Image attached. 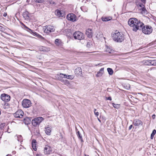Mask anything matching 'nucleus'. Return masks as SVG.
<instances>
[{
  "label": "nucleus",
  "mask_w": 156,
  "mask_h": 156,
  "mask_svg": "<svg viewBox=\"0 0 156 156\" xmlns=\"http://www.w3.org/2000/svg\"><path fill=\"white\" fill-rule=\"evenodd\" d=\"M84 156H89V155H87V154H84Z\"/></svg>",
  "instance_id": "09e8293b"
},
{
  "label": "nucleus",
  "mask_w": 156,
  "mask_h": 156,
  "mask_svg": "<svg viewBox=\"0 0 156 156\" xmlns=\"http://www.w3.org/2000/svg\"><path fill=\"white\" fill-rule=\"evenodd\" d=\"M1 27V29H2V28H3V27Z\"/></svg>",
  "instance_id": "3c124183"
},
{
  "label": "nucleus",
  "mask_w": 156,
  "mask_h": 156,
  "mask_svg": "<svg viewBox=\"0 0 156 156\" xmlns=\"http://www.w3.org/2000/svg\"><path fill=\"white\" fill-rule=\"evenodd\" d=\"M67 78L70 79H72L73 78V75H68L67 76Z\"/></svg>",
  "instance_id": "4c0bfd02"
},
{
  "label": "nucleus",
  "mask_w": 156,
  "mask_h": 156,
  "mask_svg": "<svg viewBox=\"0 0 156 156\" xmlns=\"http://www.w3.org/2000/svg\"><path fill=\"white\" fill-rule=\"evenodd\" d=\"M98 120L100 122H101V120H100L99 118H98Z\"/></svg>",
  "instance_id": "de8ad7c7"
},
{
  "label": "nucleus",
  "mask_w": 156,
  "mask_h": 156,
  "mask_svg": "<svg viewBox=\"0 0 156 156\" xmlns=\"http://www.w3.org/2000/svg\"><path fill=\"white\" fill-rule=\"evenodd\" d=\"M32 34L33 35L35 36H37L39 37L42 39H44V38L43 37H42L41 35H39V34H38L36 32H34V33H32Z\"/></svg>",
  "instance_id": "bb28decb"
},
{
  "label": "nucleus",
  "mask_w": 156,
  "mask_h": 156,
  "mask_svg": "<svg viewBox=\"0 0 156 156\" xmlns=\"http://www.w3.org/2000/svg\"><path fill=\"white\" fill-rule=\"evenodd\" d=\"M96 37L98 39H100L103 37V35L102 33L101 32L99 31H98L97 32L96 35Z\"/></svg>",
  "instance_id": "5701e85b"
},
{
  "label": "nucleus",
  "mask_w": 156,
  "mask_h": 156,
  "mask_svg": "<svg viewBox=\"0 0 156 156\" xmlns=\"http://www.w3.org/2000/svg\"><path fill=\"white\" fill-rule=\"evenodd\" d=\"M50 148L48 146L45 147L44 148V153L45 154H49L50 151Z\"/></svg>",
  "instance_id": "412c9836"
},
{
  "label": "nucleus",
  "mask_w": 156,
  "mask_h": 156,
  "mask_svg": "<svg viewBox=\"0 0 156 156\" xmlns=\"http://www.w3.org/2000/svg\"><path fill=\"white\" fill-rule=\"evenodd\" d=\"M141 30L142 32L145 34H149L153 31L152 27L149 25L143 26L141 27Z\"/></svg>",
  "instance_id": "7ed1b4c3"
},
{
  "label": "nucleus",
  "mask_w": 156,
  "mask_h": 156,
  "mask_svg": "<svg viewBox=\"0 0 156 156\" xmlns=\"http://www.w3.org/2000/svg\"><path fill=\"white\" fill-rule=\"evenodd\" d=\"M37 156H39L38 154H37Z\"/></svg>",
  "instance_id": "864d4df0"
},
{
  "label": "nucleus",
  "mask_w": 156,
  "mask_h": 156,
  "mask_svg": "<svg viewBox=\"0 0 156 156\" xmlns=\"http://www.w3.org/2000/svg\"><path fill=\"white\" fill-rule=\"evenodd\" d=\"M138 94H140V93H138Z\"/></svg>",
  "instance_id": "6e6d98bb"
},
{
  "label": "nucleus",
  "mask_w": 156,
  "mask_h": 156,
  "mask_svg": "<svg viewBox=\"0 0 156 156\" xmlns=\"http://www.w3.org/2000/svg\"><path fill=\"white\" fill-rule=\"evenodd\" d=\"M75 74L81 76L82 74V69L80 67H77L75 70Z\"/></svg>",
  "instance_id": "2eb2a0df"
},
{
  "label": "nucleus",
  "mask_w": 156,
  "mask_h": 156,
  "mask_svg": "<svg viewBox=\"0 0 156 156\" xmlns=\"http://www.w3.org/2000/svg\"><path fill=\"white\" fill-rule=\"evenodd\" d=\"M23 16L25 20H28L30 18V14L28 12L25 11L23 12Z\"/></svg>",
  "instance_id": "4468645a"
},
{
  "label": "nucleus",
  "mask_w": 156,
  "mask_h": 156,
  "mask_svg": "<svg viewBox=\"0 0 156 156\" xmlns=\"http://www.w3.org/2000/svg\"><path fill=\"white\" fill-rule=\"evenodd\" d=\"M82 7H81V9H82Z\"/></svg>",
  "instance_id": "5fc2aeb1"
},
{
  "label": "nucleus",
  "mask_w": 156,
  "mask_h": 156,
  "mask_svg": "<svg viewBox=\"0 0 156 156\" xmlns=\"http://www.w3.org/2000/svg\"><path fill=\"white\" fill-rule=\"evenodd\" d=\"M66 18L68 20L74 22L76 20V16L74 14L70 13L67 15Z\"/></svg>",
  "instance_id": "1a4fd4ad"
},
{
  "label": "nucleus",
  "mask_w": 156,
  "mask_h": 156,
  "mask_svg": "<svg viewBox=\"0 0 156 156\" xmlns=\"http://www.w3.org/2000/svg\"><path fill=\"white\" fill-rule=\"evenodd\" d=\"M44 119L42 117H39L33 119L32 121V124L35 126L40 124L44 120Z\"/></svg>",
  "instance_id": "423d86ee"
},
{
  "label": "nucleus",
  "mask_w": 156,
  "mask_h": 156,
  "mask_svg": "<svg viewBox=\"0 0 156 156\" xmlns=\"http://www.w3.org/2000/svg\"><path fill=\"white\" fill-rule=\"evenodd\" d=\"M96 109H94V114L95 115H96L97 116H98V112H96Z\"/></svg>",
  "instance_id": "a19ab883"
},
{
  "label": "nucleus",
  "mask_w": 156,
  "mask_h": 156,
  "mask_svg": "<svg viewBox=\"0 0 156 156\" xmlns=\"http://www.w3.org/2000/svg\"><path fill=\"white\" fill-rule=\"evenodd\" d=\"M86 34L89 38H91L93 36V30L92 29L89 28L86 31Z\"/></svg>",
  "instance_id": "ddd939ff"
},
{
  "label": "nucleus",
  "mask_w": 156,
  "mask_h": 156,
  "mask_svg": "<svg viewBox=\"0 0 156 156\" xmlns=\"http://www.w3.org/2000/svg\"><path fill=\"white\" fill-rule=\"evenodd\" d=\"M55 15L58 17H63L65 15L64 11L59 10L58 9L55 10Z\"/></svg>",
  "instance_id": "9b49d317"
},
{
  "label": "nucleus",
  "mask_w": 156,
  "mask_h": 156,
  "mask_svg": "<svg viewBox=\"0 0 156 156\" xmlns=\"http://www.w3.org/2000/svg\"><path fill=\"white\" fill-rule=\"evenodd\" d=\"M76 134L77 136L78 137V138L82 142L83 141V140L82 138V136L81 135V134L80 133L79 131H78L77 132Z\"/></svg>",
  "instance_id": "b1692460"
},
{
  "label": "nucleus",
  "mask_w": 156,
  "mask_h": 156,
  "mask_svg": "<svg viewBox=\"0 0 156 156\" xmlns=\"http://www.w3.org/2000/svg\"><path fill=\"white\" fill-rule=\"evenodd\" d=\"M155 115L154 114L152 116V117L153 119H154L155 118Z\"/></svg>",
  "instance_id": "a18cd8bd"
},
{
  "label": "nucleus",
  "mask_w": 156,
  "mask_h": 156,
  "mask_svg": "<svg viewBox=\"0 0 156 156\" xmlns=\"http://www.w3.org/2000/svg\"><path fill=\"white\" fill-rule=\"evenodd\" d=\"M91 45V43L90 42H87V47L88 48H90Z\"/></svg>",
  "instance_id": "e433bc0d"
},
{
  "label": "nucleus",
  "mask_w": 156,
  "mask_h": 156,
  "mask_svg": "<svg viewBox=\"0 0 156 156\" xmlns=\"http://www.w3.org/2000/svg\"><path fill=\"white\" fill-rule=\"evenodd\" d=\"M140 9H141L142 10V14L145 13L146 12H147V10L145 8V6L144 7H143L141 8Z\"/></svg>",
  "instance_id": "2f4dec72"
},
{
  "label": "nucleus",
  "mask_w": 156,
  "mask_h": 156,
  "mask_svg": "<svg viewBox=\"0 0 156 156\" xmlns=\"http://www.w3.org/2000/svg\"><path fill=\"white\" fill-rule=\"evenodd\" d=\"M60 76H64L63 78H67V75L65 74H63L62 73H60Z\"/></svg>",
  "instance_id": "ea45409f"
},
{
  "label": "nucleus",
  "mask_w": 156,
  "mask_h": 156,
  "mask_svg": "<svg viewBox=\"0 0 156 156\" xmlns=\"http://www.w3.org/2000/svg\"><path fill=\"white\" fill-rule=\"evenodd\" d=\"M31 101L27 99H24L22 102V105L24 108H28L31 106Z\"/></svg>",
  "instance_id": "0eeeda50"
},
{
  "label": "nucleus",
  "mask_w": 156,
  "mask_h": 156,
  "mask_svg": "<svg viewBox=\"0 0 156 156\" xmlns=\"http://www.w3.org/2000/svg\"><path fill=\"white\" fill-rule=\"evenodd\" d=\"M49 3L53 6H55L56 5L55 2L52 0L49 1Z\"/></svg>",
  "instance_id": "7c9ffc66"
},
{
  "label": "nucleus",
  "mask_w": 156,
  "mask_h": 156,
  "mask_svg": "<svg viewBox=\"0 0 156 156\" xmlns=\"http://www.w3.org/2000/svg\"><path fill=\"white\" fill-rule=\"evenodd\" d=\"M24 115L23 112L21 110H18L14 114V116L16 118H22Z\"/></svg>",
  "instance_id": "9d476101"
},
{
  "label": "nucleus",
  "mask_w": 156,
  "mask_h": 156,
  "mask_svg": "<svg viewBox=\"0 0 156 156\" xmlns=\"http://www.w3.org/2000/svg\"><path fill=\"white\" fill-rule=\"evenodd\" d=\"M112 50L110 49V48L107 46V48L106 49V51L107 52H108L109 53H111V52Z\"/></svg>",
  "instance_id": "f704fd0d"
},
{
  "label": "nucleus",
  "mask_w": 156,
  "mask_h": 156,
  "mask_svg": "<svg viewBox=\"0 0 156 156\" xmlns=\"http://www.w3.org/2000/svg\"><path fill=\"white\" fill-rule=\"evenodd\" d=\"M139 7H141V8L143 7H144L145 6L142 3H141V4H139Z\"/></svg>",
  "instance_id": "79ce46f5"
},
{
  "label": "nucleus",
  "mask_w": 156,
  "mask_h": 156,
  "mask_svg": "<svg viewBox=\"0 0 156 156\" xmlns=\"http://www.w3.org/2000/svg\"><path fill=\"white\" fill-rule=\"evenodd\" d=\"M1 109H0V115H1Z\"/></svg>",
  "instance_id": "8fccbe9b"
},
{
  "label": "nucleus",
  "mask_w": 156,
  "mask_h": 156,
  "mask_svg": "<svg viewBox=\"0 0 156 156\" xmlns=\"http://www.w3.org/2000/svg\"><path fill=\"white\" fill-rule=\"evenodd\" d=\"M112 105L114 108L116 109L119 108L120 107V105L117 104H116L113 103H112Z\"/></svg>",
  "instance_id": "c85d7f7f"
},
{
  "label": "nucleus",
  "mask_w": 156,
  "mask_h": 156,
  "mask_svg": "<svg viewBox=\"0 0 156 156\" xmlns=\"http://www.w3.org/2000/svg\"><path fill=\"white\" fill-rule=\"evenodd\" d=\"M107 70L109 75H112L113 74V71L112 69L108 68H107Z\"/></svg>",
  "instance_id": "393cba45"
},
{
  "label": "nucleus",
  "mask_w": 156,
  "mask_h": 156,
  "mask_svg": "<svg viewBox=\"0 0 156 156\" xmlns=\"http://www.w3.org/2000/svg\"><path fill=\"white\" fill-rule=\"evenodd\" d=\"M106 100H109L110 101L112 100V98L111 97H109L108 98H106Z\"/></svg>",
  "instance_id": "37998d69"
},
{
  "label": "nucleus",
  "mask_w": 156,
  "mask_h": 156,
  "mask_svg": "<svg viewBox=\"0 0 156 156\" xmlns=\"http://www.w3.org/2000/svg\"><path fill=\"white\" fill-rule=\"evenodd\" d=\"M37 3H42L44 1V0H34Z\"/></svg>",
  "instance_id": "c9c22d12"
},
{
  "label": "nucleus",
  "mask_w": 156,
  "mask_h": 156,
  "mask_svg": "<svg viewBox=\"0 0 156 156\" xmlns=\"http://www.w3.org/2000/svg\"><path fill=\"white\" fill-rule=\"evenodd\" d=\"M150 63L151 66H156V59L150 60Z\"/></svg>",
  "instance_id": "a878e982"
},
{
  "label": "nucleus",
  "mask_w": 156,
  "mask_h": 156,
  "mask_svg": "<svg viewBox=\"0 0 156 156\" xmlns=\"http://www.w3.org/2000/svg\"><path fill=\"white\" fill-rule=\"evenodd\" d=\"M5 124V123H1L0 125V129L1 130H2L4 128Z\"/></svg>",
  "instance_id": "72a5a7b5"
},
{
  "label": "nucleus",
  "mask_w": 156,
  "mask_h": 156,
  "mask_svg": "<svg viewBox=\"0 0 156 156\" xmlns=\"http://www.w3.org/2000/svg\"><path fill=\"white\" fill-rule=\"evenodd\" d=\"M112 17L110 16L109 17H102L101 19L102 21L106 22L112 19Z\"/></svg>",
  "instance_id": "4be33fe9"
},
{
  "label": "nucleus",
  "mask_w": 156,
  "mask_h": 156,
  "mask_svg": "<svg viewBox=\"0 0 156 156\" xmlns=\"http://www.w3.org/2000/svg\"><path fill=\"white\" fill-rule=\"evenodd\" d=\"M31 120L28 117H27L24 119V122L25 124L28 125L30 123Z\"/></svg>",
  "instance_id": "aec40b11"
},
{
  "label": "nucleus",
  "mask_w": 156,
  "mask_h": 156,
  "mask_svg": "<svg viewBox=\"0 0 156 156\" xmlns=\"http://www.w3.org/2000/svg\"><path fill=\"white\" fill-rule=\"evenodd\" d=\"M132 127H133V125H130L129 127V130H130Z\"/></svg>",
  "instance_id": "c03bdc74"
},
{
  "label": "nucleus",
  "mask_w": 156,
  "mask_h": 156,
  "mask_svg": "<svg viewBox=\"0 0 156 156\" xmlns=\"http://www.w3.org/2000/svg\"><path fill=\"white\" fill-rule=\"evenodd\" d=\"M60 40L59 39H56L55 41V43L56 44L58 45H59V43H58L59 41Z\"/></svg>",
  "instance_id": "58836bf2"
},
{
  "label": "nucleus",
  "mask_w": 156,
  "mask_h": 156,
  "mask_svg": "<svg viewBox=\"0 0 156 156\" xmlns=\"http://www.w3.org/2000/svg\"><path fill=\"white\" fill-rule=\"evenodd\" d=\"M43 29L45 33L50 34L54 31L55 29L53 26L50 25L46 26L44 27Z\"/></svg>",
  "instance_id": "39448f33"
},
{
  "label": "nucleus",
  "mask_w": 156,
  "mask_h": 156,
  "mask_svg": "<svg viewBox=\"0 0 156 156\" xmlns=\"http://www.w3.org/2000/svg\"><path fill=\"white\" fill-rule=\"evenodd\" d=\"M128 24L133 27V30L136 32L138 30H141V27L144 25V24L140 20L135 18H130L128 21Z\"/></svg>",
  "instance_id": "f257e3e1"
},
{
  "label": "nucleus",
  "mask_w": 156,
  "mask_h": 156,
  "mask_svg": "<svg viewBox=\"0 0 156 156\" xmlns=\"http://www.w3.org/2000/svg\"><path fill=\"white\" fill-rule=\"evenodd\" d=\"M7 16V14L6 13H4V15H3V16L5 17L6 16Z\"/></svg>",
  "instance_id": "49530a36"
},
{
  "label": "nucleus",
  "mask_w": 156,
  "mask_h": 156,
  "mask_svg": "<svg viewBox=\"0 0 156 156\" xmlns=\"http://www.w3.org/2000/svg\"><path fill=\"white\" fill-rule=\"evenodd\" d=\"M57 76H58V79L59 80L62 81L63 80V77H62V76H60V74H57Z\"/></svg>",
  "instance_id": "c756f323"
},
{
  "label": "nucleus",
  "mask_w": 156,
  "mask_h": 156,
  "mask_svg": "<svg viewBox=\"0 0 156 156\" xmlns=\"http://www.w3.org/2000/svg\"><path fill=\"white\" fill-rule=\"evenodd\" d=\"M104 73V68H102L100 69L99 71L98 72L96 75V76L99 77L102 76Z\"/></svg>",
  "instance_id": "dca6fc26"
},
{
  "label": "nucleus",
  "mask_w": 156,
  "mask_h": 156,
  "mask_svg": "<svg viewBox=\"0 0 156 156\" xmlns=\"http://www.w3.org/2000/svg\"><path fill=\"white\" fill-rule=\"evenodd\" d=\"M150 61V60H146L145 62V64L147 65L151 66V64L150 62V61Z\"/></svg>",
  "instance_id": "473e14b6"
},
{
  "label": "nucleus",
  "mask_w": 156,
  "mask_h": 156,
  "mask_svg": "<svg viewBox=\"0 0 156 156\" xmlns=\"http://www.w3.org/2000/svg\"><path fill=\"white\" fill-rule=\"evenodd\" d=\"M74 38L79 40H83L84 38V35L79 31H76L73 34Z\"/></svg>",
  "instance_id": "20e7f679"
},
{
  "label": "nucleus",
  "mask_w": 156,
  "mask_h": 156,
  "mask_svg": "<svg viewBox=\"0 0 156 156\" xmlns=\"http://www.w3.org/2000/svg\"><path fill=\"white\" fill-rule=\"evenodd\" d=\"M22 25L24 27V28L25 30L27 31L28 32H30L31 34H32V33H34V31L33 30H31L30 29L28 28L25 25H24L23 23H21Z\"/></svg>",
  "instance_id": "f3484780"
},
{
  "label": "nucleus",
  "mask_w": 156,
  "mask_h": 156,
  "mask_svg": "<svg viewBox=\"0 0 156 156\" xmlns=\"http://www.w3.org/2000/svg\"><path fill=\"white\" fill-rule=\"evenodd\" d=\"M154 35H155L154 37H156V33L154 34Z\"/></svg>",
  "instance_id": "603ef678"
},
{
  "label": "nucleus",
  "mask_w": 156,
  "mask_h": 156,
  "mask_svg": "<svg viewBox=\"0 0 156 156\" xmlns=\"http://www.w3.org/2000/svg\"><path fill=\"white\" fill-rule=\"evenodd\" d=\"M156 133V131L155 129H154L153 130L152 133H151V139H153V137L154 136Z\"/></svg>",
  "instance_id": "cd10ccee"
},
{
  "label": "nucleus",
  "mask_w": 156,
  "mask_h": 156,
  "mask_svg": "<svg viewBox=\"0 0 156 156\" xmlns=\"http://www.w3.org/2000/svg\"><path fill=\"white\" fill-rule=\"evenodd\" d=\"M112 38L115 41L117 42H121L124 39L123 34L117 31L113 33Z\"/></svg>",
  "instance_id": "f03ea898"
},
{
  "label": "nucleus",
  "mask_w": 156,
  "mask_h": 156,
  "mask_svg": "<svg viewBox=\"0 0 156 156\" xmlns=\"http://www.w3.org/2000/svg\"><path fill=\"white\" fill-rule=\"evenodd\" d=\"M36 140L34 139H33L32 142V147L35 151H36L37 150V148L36 147Z\"/></svg>",
  "instance_id": "a211bd4d"
},
{
  "label": "nucleus",
  "mask_w": 156,
  "mask_h": 156,
  "mask_svg": "<svg viewBox=\"0 0 156 156\" xmlns=\"http://www.w3.org/2000/svg\"><path fill=\"white\" fill-rule=\"evenodd\" d=\"M1 98L3 101L8 102L10 101V97L8 94L4 93L1 94Z\"/></svg>",
  "instance_id": "6e6552de"
},
{
  "label": "nucleus",
  "mask_w": 156,
  "mask_h": 156,
  "mask_svg": "<svg viewBox=\"0 0 156 156\" xmlns=\"http://www.w3.org/2000/svg\"><path fill=\"white\" fill-rule=\"evenodd\" d=\"M45 133L47 135H50L51 132V128L49 127H45Z\"/></svg>",
  "instance_id": "6ab92c4d"
},
{
  "label": "nucleus",
  "mask_w": 156,
  "mask_h": 156,
  "mask_svg": "<svg viewBox=\"0 0 156 156\" xmlns=\"http://www.w3.org/2000/svg\"><path fill=\"white\" fill-rule=\"evenodd\" d=\"M133 123L135 126H139L140 125H142L143 124L141 120L137 119L134 120Z\"/></svg>",
  "instance_id": "f8f14e48"
}]
</instances>
